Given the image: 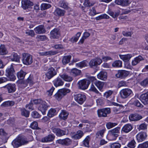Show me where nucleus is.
Masks as SVG:
<instances>
[{
    "label": "nucleus",
    "mask_w": 148,
    "mask_h": 148,
    "mask_svg": "<svg viewBox=\"0 0 148 148\" xmlns=\"http://www.w3.org/2000/svg\"><path fill=\"white\" fill-rule=\"evenodd\" d=\"M143 60V58L141 56H139L134 58V60L132 61V65L135 66Z\"/></svg>",
    "instance_id": "nucleus-35"
},
{
    "label": "nucleus",
    "mask_w": 148,
    "mask_h": 148,
    "mask_svg": "<svg viewBox=\"0 0 148 148\" xmlns=\"http://www.w3.org/2000/svg\"><path fill=\"white\" fill-rule=\"evenodd\" d=\"M81 72L80 70L76 68H73L71 70V74L73 76H76L79 75Z\"/></svg>",
    "instance_id": "nucleus-43"
},
{
    "label": "nucleus",
    "mask_w": 148,
    "mask_h": 148,
    "mask_svg": "<svg viewBox=\"0 0 148 148\" xmlns=\"http://www.w3.org/2000/svg\"><path fill=\"white\" fill-rule=\"evenodd\" d=\"M57 112L56 110L53 108H51L49 110L48 113V116L50 117H51L56 114Z\"/></svg>",
    "instance_id": "nucleus-42"
},
{
    "label": "nucleus",
    "mask_w": 148,
    "mask_h": 148,
    "mask_svg": "<svg viewBox=\"0 0 148 148\" xmlns=\"http://www.w3.org/2000/svg\"><path fill=\"white\" fill-rule=\"evenodd\" d=\"M14 102L13 101H7L3 103L1 105V106L7 107L8 106H12L14 105Z\"/></svg>",
    "instance_id": "nucleus-46"
},
{
    "label": "nucleus",
    "mask_w": 148,
    "mask_h": 148,
    "mask_svg": "<svg viewBox=\"0 0 148 148\" xmlns=\"http://www.w3.org/2000/svg\"><path fill=\"white\" fill-rule=\"evenodd\" d=\"M140 85L143 87H146L148 85V77L144 79L140 82Z\"/></svg>",
    "instance_id": "nucleus-51"
},
{
    "label": "nucleus",
    "mask_w": 148,
    "mask_h": 148,
    "mask_svg": "<svg viewBox=\"0 0 148 148\" xmlns=\"http://www.w3.org/2000/svg\"><path fill=\"white\" fill-rule=\"evenodd\" d=\"M132 129V126L130 124H127L124 125L122 128V131L126 133H128Z\"/></svg>",
    "instance_id": "nucleus-36"
},
{
    "label": "nucleus",
    "mask_w": 148,
    "mask_h": 148,
    "mask_svg": "<svg viewBox=\"0 0 148 148\" xmlns=\"http://www.w3.org/2000/svg\"><path fill=\"white\" fill-rule=\"evenodd\" d=\"M51 130L53 133L58 137H61L66 134V132L60 129L55 127H52Z\"/></svg>",
    "instance_id": "nucleus-11"
},
{
    "label": "nucleus",
    "mask_w": 148,
    "mask_h": 148,
    "mask_svg": "<svg viewBox=\"0 0 148 148\" xmlns=\"http://www.w3.org/2000/svg\"><path fill=\"white\" fill-rule=\"evenodd\" d=\"M56 142L63 145L68 146L71 144L72 140L69 138H66L62 139H58L56 141Z\"/></svg>",
    "instance_id": "nucleus-14"
},
{
    "label": "nucleus",
    "mask_w": 148,
    "mask_h": 148,
    "mask_svg": "<svg viewBox=\"0 0 148 148\" xmlns=\"http://www.w3.org/2000/svg\"><path fill=\"white\" fill-rule=\"evenodd\" d=\"M105 130V129H103L97 132L96 134V138H98L100 136L101 137H103Z\"/></svg>",
    "instance_id": "nucleus-53"
},
{
    "label": "nucleus",
    "mask_w": 148,
    "mask_h": 148,
    "mask_svg": "<svg viewBox=\"0 0 148 148\" xmlns=\"http://www.w3.org/2000/svg\"><path fill=\"white\" fill-rule=\"evenodd\" d=\"M26 74L27 73L21 70L17 73V75L19 79H24L25 76Z\"/></svg>",
    "instance_id": "nucleus-37"
},
{
    "label": "nucleus",
    "mask_w": 148,
    "mask_h": 148,
    "mask_svg": "<svg viewBox=\"0 0 148 148\" xmlns=\"http://www.w3.org/2000/svg\"><path fill=\"white\" fill-rule=\"evenodd\" d=\"M53 82L54 86L56 87L62 86L64 84V82L59 77L54 79L53 81Z\"/></svg>",
    "instance_id": "nucleus-26"
},
{
    "label": "nucleus",
    "mask_w": 148,
    "mask_h": 148,
    "mask_svg": "<svg viewBox=\"0 0 148 148\" xmlns=\"http://www.w3.org/2000/svg\"><path fill=\"white\" fill-rule=\"evenodd\" d=\"M60 77L64 80L67 82H71L73 80L72 77L66 74V73H64L62 75H60Z\"/></svg>",
    "instance_id": "nucleus-34"
},
{
    "label": "nucleus",
    "mask_w": 148,
    "mask_h": 148,
    "mask_svg": "<svg viewBox=\"0 0 148 148\" xmlns=\"http://www.w3.org/2000/svg\"><path fill=\"white\" fill-rule=\"evenodd\" d=\"M148 147V141L139 145L138 148H147Z\"/></svg>",
    "instance_id": "nucleus-62"
},
{
    "label": "nucleus",
    "mask_w": 148,
    "mask_h": 148,
    "mask_svg": "<svg viewBox=\"0 0 148 148\" xmlns=\"http://www.w3.org/2000/svg\"><path fill=\"white\" fill-rule=\"evenodd\" d=\"M56 74L57 72L54 69L51 67L48 69L47 72L45 74V75L47 77L50 79Z\"/></svg>",
    "instance_id": "nucleus-15"
},
{
    "label": "nucleus",
    "mask_w": 148,
    "mask_h": 148,
    "mask_svg": "<svg viewBox=\"0 0 148 148\" xmlns=\"http://www.w3.org/2000/svg\"><path fill=\"white\" fill-rule=\"evenodd\" d=\"M97 77L99 79L105 80L107 78V73L106 72L101 71L98 74Z\"/></svg>",
    "instance_id": "nucleus-30"
},
{
    "label": "nucleus",
    "mask_w": 148,
    "mask_h": 148,
    "mask_svg": "<svg viewBox=\"0 0 148 148\" xmlns=\"http://www.w3.org/2000/svg\"><path fill=\"white\" fill-rule=\"evenodd\" d=\"M21 114L26 117H27L29 116V112L27 110H26L25 109H22L21 110Z\"/></svg>",
    "instance_id": "nucleus-59"
},
{
    "label": "nucleus",
    "mask_w": 148,
    "mask_h": 148,
    "mask_svg": "<svg viewBox=\"0 0 148 148\" xmlns=\"http://www.w3.org/2000/svg\"><path fill=\"white\" fill-rule=\"evenodd\" d=\"M10 59L13 61L18 62L19 60V57L16 53H13L10 56Z\"/></svg>",
    "instance_id": "nucleus-40"
},
{
    "label": "nucleus",
    "mask_w": 148,
    "mask_h": 148,
    "mask_svg": "<svg viewBox=\"0 0 148 148\" xmlns=\"http://www.w3.org/2000/svg\"><path fill=\"white\" fill-rule=\"evenodd\" d=\"M95 84L100 90L102 89L104 86L103 82L98 80L95 82Z\"/></svg>",
    "instance_id": "nucleus-45"
},
{
    "label": "nucleus",
    "mask_w": 148,
    "mask_h": 148,
    "mask_svg": "<svg viewBox=\"0 0 148 148\" xmlns=\"http://www.w3.org/2000/svg\"><path fill=\"white\" fill-rule=\"evenodd\" d=\"M113 93L112 91L109 90L105 93L103 94V97L106 98H108L110 97Z\"/></svg>",
    "instance_id": "nucleus-56"
},
{
    "label": "nucleus",
    "mask_w": 148,
    "mask_h": 148,
    "mask_svg": "<svg viewBox=\"0 0 148 148\" xmlns=\"http://www.w3.org/2000/svg\"><path fill=\"white\" fill-rule=\"evenodd\" d=\"M38 53L41 56H52L57 53L56 51H49L39 52Z\"/></svg>",
    "instance_id": "nucleus-31"
},
{
    "label": "nucleus",
    "mask_w": 148,
    "mask_h": 148,
    "mask_svg": "<svg viewBox=\"0 0 148 148\" xmlns=\"http://www.w3.org/2000/svg\"><path fill=\"white\" fill-rule=\"evenodd\" d=\"M147 125L145 123H142L139 125L138 129L139 130H144L147 128Z\"/></svg>",
    "instance_id": "nucleus-60"
},
{
    "label": "nucleus",
    "mask_w": 148,
    "mask_h": 148,
    "mask_svg": "<svg viewBox=\"0 0 148 148\" xmlns=\"http://www.w3.org/2000/svg\"><path fill=\"white\" fill-rule=\"evenodd\" d=\"M81 33L80 32H78L75 36L73 37L70 40L71 41L73 42H77L80 36Z\"/></svg>",
    "instance_id": "nucleus-47"
},
{
    "label": "nucleus",
    "mask_w": 148,
    "mask_h": 148,
    "mask_svg": "<svg viewBox=\"0 0 148 148\" xmlns=\"http://www.w3.org/2000/svg\"><path fill=\"white\" fill-rule=\"evenodd\" d=\"M132 92V91L130 89L126 88L121 90L120 94V96L122 98L125 99L129 97Z\"/></svg>",
    "instance_id": "nucleus-8"
},
{
    "label": "nucleus",
    "mask_w": 148,
    "mask_h": 148,
    "mask_svg": "<svg viewBox=\"0 0 148 148\" xmlns=\"http://www.w3.org/2000/svg\"><path fill=\"white\" fill-rule=\"evenodd\" d=\"M122 34L125 36L126 37H131L132 35L133 34V32H126L124 31L122 32Z\"/></svg>",
    "instance_id": "nucleus-63"
},
{
    "label": "nucleus",
    "mask_w": 148,
    "mask_h": 148,
    "mask_svg": "<svg viewBox=\"0 0 148 148\" xmlns=\"http://www.w3.org/2000/svg\"><path fill=\"white\" fill-rule=\"evenodd\" d=\"M88 62L86 60H84L81 62L76 63V66L78 67L82 68L83 67L86 66L87 65Z\"/></svg>",
    "instance_id": "nucleus-39"
},
{
    "label": "nucleus",
    "mask_w": 148,
    "mask_h": 148,
    "mask_svg": "<svg viewBox=\"0 0 148 148\" xmlns=\"http://www.w3.org/2000/svg\"><path fill=\"white\" fill-rule=\"evenodd\" d=\"M121 145L119 143H114L110 145L111 148H120Z\"/></svg>",
    "instance_id": "nucleus-61"
},
{
    "label": "nucleus",
    "mask_w": 148,
    "mask_h": 148,
    "mask_svg": "<svg viewBox=\"0 0 148 148\" xmlns=\"http://www.w3.org/2000/svg\"><path fill=\"white\" fill-rule=\"evenodd\" d=\"M6 53V51L4 45H1L0 47V55L5 54Z\"/></svg>",
    "instance_id": "nucleus-54"
},
{
    "label": "nucleus",
    "mask_w": 148,
    "mask_h": 148,
    "mask_svg": "<svg viewBox=\"0 0 148 148\" xmlns=\"http://www.w3.org/2000/svg\"><path fill=\"white\" fill-rule=\"evenodd\" d=\"M83 134L84 133L82 131L79 130L77 132L76 134L71 135V137L74 139H79L83 136Z\"/></svg>",
    "instance_id": "nucleus-29"
},
{
    "label": "nucleus",
    "mask_w": 148,
    "mask_h": 148,
    "mask_svg": "<svg viewBox=\"0 0 148 148\" xmlns=\"http://www.w3.org/2000/svg\"><path fill=\"white\" fill-rule=\"evenodd\" d=\"M34 30L36 33L38 34H42L45 33V29L43 25H40L34 29Z\"/></svg>",
    "instance_id": "nucleus-24"
},
{
    "label": "nucleus",
    "mask_w": 148,
    "mask_h": 148,
    "mask_svg": "<svg viewBox=\"0 0 148 148\" xmlns=\"http://www.w3.org/2000/svg\"><path fill=\"white\" fill-rule=\"evenodd\" d=\"M90 137L87 136L83 141V144L86 147H89V141L90 140Z\"/></svg>",
    "instance_id": "nucleus-44"
},
{
    "label": "nucleus",
    "mask_w": 148,
    "mask_h": 148,
    "mask_svg": "<svg viewBox=\"0 0 148 148\" xmlns=\"http://www.w3.org/2000/svg\"><path fill=\"white\" fill-rule=\"evenodd\" d=\"M75 100L79 104H82L85 101L86 97L83 94H78L74 96Z\"/></svg>",
    "instance_id": "nucleus-12"
},
{
    "label": "nucleus",
    "mask_w": 148,
    "mask_h": 148,
    "mask_svg": "<svg viewBox=\"0 0 148 148\" xmlns=\"http://www.w3.org/2000/svg\"><path fill=\"white\" fill-rule=\"evenodd\" d=\"M102 62L101 59L100 58L97 57L91 60L89 64L90 67L93 68L100 64Z\"/></svg>",
    "instance_id": "nucleus-10"
},
{
    "label": "nucleus",
    "mask_w": 148,
    "mask_h": 148,
    "mask_svg": "<svg viewBox=\"0 0 148 148\" xmlns=\"http://www.w3.org/2000/svg\"><path fill=\"white\" fill-rule=\"evenodd\" d=\"M28 142L29 141L24 137L19 136L12 141V144L14 147L17 148L22 145L27 144Z\"/></svg>",
    "instance_id": "nucleus-1"
},
{
    "label": "nucleus",
    "mask_w": 148,
    "mask_h": 148,
    "mask_svg": "<svg viewBox=\"0 0 148 148\" xmlns=\"http://www.w3.org/2000/svg\"><path fill=\"white\" fill-rule=\"evenodd\" d=\"M90 84V82L89 80L84 79L79 81L77 83V85L79 89L84 90L88 88Z\"/></svg>",
    "instance_id": "nucleus-7"
},
{
    "label": "nucleus",
    "mask_w": 148,
    "mask_h": 148,
    "mask_svg": "<svg viewBox=\"0 0 148 148\" xmlns=\"http://www.w3.org/2000/svg\"><path fill=\"white\" fill-rule=\"evenodd\" d=\"M51 7V5L49 4L42 3L41 5V9L43 10L47 9L50 8Z\"/></svg>",
    "instance_id": "nucleus-57"
},
{
    "label": "nucleus",
    "mask_w": 148,
    "mask_h": 148,
    "mask_svg": "<svg viewBox=\"0 0 148 148\" xmlns=\"http://www.w3.org/2000/svg\"><path fill=\"white\" fill-rule=\"evenodd\" d=\"M68 115L69 113L67 111L62 110L59 115V117L61 119L65 120L67 119Z\"/></svg>",
    "instance_id": "nucleus-33"
},
{
    "label": "nucleus",
    "mask_w": 148,
    "mask_h": 148,
    "mask_svg": "<svg viewBox=\"0 0 148 148\" xmlns=\"http://www.w3.org/2000/svg\"><path fill=\"white\" fill-rule=\"evenodd\" d=\"M70 92V90L69 89L62 88L58 90L54 96L58 100H60L64 96Z\"/></svg>",
    "instance_id": "nucleus-5"
},
{
    "label": "nucleus",
    "mask_w": 148,
    "mask_h": 148,
    "mask_svg": "<svg viewBox=\"0 0 148 148\" xmlns=\"http://www.w3.org/2000/svg\"><path fill=\"white\" fill-rule=\"evenodd\" d=\"M111 103L112 105L115 106L113 108V110L116 113H119L121 112V109H123V106L122 105L119 104L114 102H112Z\"/></svg>",
    "instance_id": "nucleus-19"
},
{
    "label": "nucleus",
    "mask_w": 148,
    "mask_h": 148,
    "mask_svg": "<svg viewBox=\"0 0 148 148\" xmlns=\"http://www.w3.org/2000/svg\"><path fill=\"white\" fill-rule=\"evenodd\" d=\"M112 66L115 67H121L122 66V62L120 60H116L112 64Z\"/></svg>",
    "instance_id": "nucleus-41"
},
{
    "label": "nucleus",
    "mask_w": 148,
    "mask_h": 148,
    "mask_svg": "<svg viewBox=\"0 0 148 148\" xmlns=\"http://www.w3.org/2000/svg\"><path fill=\"white\" fill-rule=\"evenodd\" d=\"M140 99L144 104L145 105L148 104V95L146 93L141 95Z\"/></svg>",
    "instance_id": "nucleus-32"
},
{
    "label": "nucleus",
    "mask_w": 148,
    "mask_h": 148,
    "mask_svg": "<svg viewBox=\"0 0 148 148\" xmlns=\"http://www.w3.org/2000/svg\"><path fill=\"white\" fill-rule=\"evenodd\" d=\"M48 106L45 101H44L39 105L38 107V109L43 114L45 113L47 110Z\"/></svg>",
    "instance_id": "nucleus-18"
},
{
    "label": "nucleus",
    "mask_w": 148,
    "mask_h": 148,
    "mask_svg": "<svg viewBox=\"0 0 148 148\" xmlns=\"http://www.w3.org/2000/svg\"><path fill=\"white\" fill-rule=\"evenodd\" d=\"M55 136L53 134H49L47 136L42 138L41 139L42 142H47L53 141L55 138Z\"/></svg>",
    "instance_id": "nucleus-23"
},
{
    "label": "nucleus",
    "mask_w": 148,
    "mask_h": 148,
    "mask_svg": "<svg viewBox=\"0 0 148 148\" xmlns=\"http://www.w3.org/2000/svg\"><path fill=\"white\" fill-rule=\"evenodd\" d=\"M89 10V14L91 16H93L98 14V13L96 12L95 7L92 8L91 9H90Z\"/></svg>",
    "instance_id": "nucleus-58"
},
{
    "label": "nucleus",
    "mask_w": 148,
    "mask_h": 148,
    "mask_svg": "<svg viewBox=\"0 0 148 148\" xmlns=\"http://www.w3.org/2000/svg\"><path fill=\"white\" fill-rule=\"evenodd\" d=\"M115 2L116 4L122 6H127L131 3L129 0H115Z\"/></svg>",
    "instance_id": "nucleus-25"
},
{
    "label": "nucleus",
    "mask_w": 148,
    "mask_h": 148,
    "mask_svg": "<svg viewBox=\"0 0 148 148\" xmlns=\"http://www.w3.org/2000/svg\"><path fill=\"white\" fill-rule=\"evenodd\" d=\"M70 92V90L69 89L62 88L58 90L54 96L58 100H60L64 96Z\"/></svg>",
    "instance_id": "nucleus-6"
},
{
    "label": "nucleus",
    "mask_w": 148,
    "mask_h": 148,
    "mask_svg": "<svg viewBox=\"0 0 148 148\" xmlns=\"http://www.w3.org/2000/svg\"><path fill=\"white\" fill-rule=\"evenodd\" d=\"M136 142L133 139L130 141L127 144V146L130 148H134L136 147Z\"/></svg>",
    "instance_id": "nucleus-48"
},
{
    "label": "nucleus",
    "mask_w": 148,
    "mask_h": 148,
    "mask_svg": "<svg viewBox=\"0 0 148 148\" xmlns=\"http://www.w3.org/2000/svg\"><path fill=\"white\" fill-rule=\"evenodd\" d=\"M65 11L59 8H57L54 12V14L57 16H61L64 15Z\"/></svg>",
    "instance_id": "nucleus-27"
},
{
    "label": "nucleus",
    "mask_w": 148,
    "mask_h": 148,
    "mask_svg": "<svg viewBox=\"0 0 148 148\" xmlns=\"http://www.w3.org/2000/svg\"><path fill=\"white\" fill-rule=\"evenodd\" d=\"M22 7L24 9H26L33 5V2L29 0H22Z\"/></svg>",
    "instance_id": "nucleus-17"
},
{
    "label": "nucleus",
    "mask_w": 148,
    "mask_h": 148,
    "mask_svg": "<svg viewBox=\"0 0 148 148\" xmlns=\"http://www.w3.org/2000/svg\"><path fill=\"white\" fill-rule=\"evenodd\" d=\"M50 34V38L53 39L58 38L60 36L59 29L58 28L54 29L51 31Z\"/></svg>",
    "instance_id": "nucleus-16"
},
{
    "label": "nucleus",
    "mask_w": 148,
    "mask_h": 148,
    "mask_svg": "<svg viewBox=\"0 0 148 148\" xmlns=\"http://www.w3.org/2000/svg\"><path fill=\"white\" fill-rule=\"evenodd\" d=\"M142 118V117L137 113L131 114L129 116V119L132 121H138Z\"/></svg>",
    "instance_id": "nucleus-20"
},
{
    "label": "nucleus",
    "mask_w": 148,
    "mask_h": 148,
    "mask_svg": "<svg viewBox=\"0 0 148 148\" xmlns=\"http://www.w3.org/2000/svg\"><path fill=\"white\" fill-rule=\"evenodd\" d=\"M94 4L95 3H90L89 0H85L84 5L86 7H88L93 6Z\"/></svg>",
    "instance_id": "nucleus-55"
},
{
    "label": "nucleus",
    "mask_w": 148,
    "mask_h": 148,
    "mask_svg": "<svg viewBox=\"0 0 148 148\" xmlns=\"http://www.w3.org/2000/svg\"><path fill=\"white\" fill-rule=\"evenodd\" d=\"M110 109L109 108L99 110L97 111L98 115L99 117H106L107 116V114H110Z\"/></svg>",
    "instance_id": "nucleus-9"
},
{
    "label": "nucleus",
    "mask_w": 148,
    "mask_h": 148,
    "mask_svg": "<svg viewBox=\"0 0 148 148\" xmlns=\"http://www.w3.org/2000/svg\"><path fill=\"white\" fill-rule=\"evenodd\" d=\"M108 13L113 18H115L117 17L119 14V12H117L114 13L112 11L109 10Z\"/></svg>",
    "instance_id": "nucleus-52"
},
{
    "label": "nucleus",
    "mask_w": 148,
    "mask_h": 148,
    "mask_svg": "<svg viewBox=\"0 0 148 148\" xmlns=\"http://www.w3.org/2000/svg\"><path fill=\"white\" fill-rule=\"evenodd\" d=\"M120 58L124 62L129 61L132 57V55L131 54H128L126 55H122L120 54L119 55Z\"/></svg>",
    "instance_id": "nucleus-28"
},
{
    "label": "nucleus",
    "mask_w": 148,
    "mask_h": 148,
    "mask_svg": "<svg viewBox=\"0 0 148 148\" xmlns=\"http://www.w3.org/2000/svg\"><path fill=\"white\" fill-rule=\"evenodd\" d=\"M22 61L24 64L26 65L31 64L33 62L32 56L29 53H23Z\"/></svg>",
    "instance_id": "nucleus-4"
},
{
    "label": "nucleus",
    "mask_w": 148,
    "mask_h": 148,
    "mask_svg": "<svg viewBox=\"0 0 148 148\" xmlns=\"http://www.w3.org/2000/svg\"><path fill=\"white\" fill-rule=\"evenodd\" d=\"M25 34L28 35L30 36L31 37H33L35 34L34 31L32 30H27L25 32Z\"/></svg>",
    "instance_id": "nucleus-64"
},
{
    "label": "nucleus",
    "mask_w": 148,
    "mask_h": 148,
    "mask_svg": "<svg viewBox=\"0 0 148 148\" xmlns=\"http://www.w3.org/2000/svg\"><path fill=\"white\" fill-rule=\"evenodd\" d=\"M71 57V55L64 56L62 60L63 64L65 65L68 63L70 61Z\"/></svg>",
    "instance_id": "nucleus-38"
},
{
    "label": "nucleus",
    "mask_w": 148,
    "mask_h": 148,
    "mask_svg": "<svg viewBox=\"0 0 148 148\" xmlns=\"http://www.w3.org/2000/svg\"><path fill=\"white\" fill-rule=\"evenodd\" d=\"M130 74L129 71L125 70H119L117 74H116L115 76L117 78L121 79H124L127 77Z\"/></svg>",
    "instance_id": "nucleus-13"
},
{
    "label": "nucleus",
    "mask_w": 148,
    "mask_h": 148,
    "mask_svg": "<svg viewBox=\"0 0 148 148\" xmlns=\"http://www.w3.org/2000/svg\"><path fill=\"white\" fill-rule=\"evenodd\" d=\"M117 124V123L109 122L106 123V126L108 129H110L116 126Z\"/></svg>",
    "instance_id": "nucleus-50"
},
{
    "label": "nucleus",
    "mask_w": 148,
    "mask_h": 148,
    "mask_svg": "<svg viewBox=\"0 0 148 148\" xmlns=\"http://www.w3.org/2000/svg\"><path fill=\"white\" fill-rule=\"evenodd\" d=\"M147 137L146 132H142L138 133L136 136L137 139L139 142H140L144 140Z\"/></svg>",
    "instance_id": "nucleus-21"
},
{
    "label": "nucleus",
    "mask_w": 148,
    "mask_h": 148,
    "mask_svg": "<svg viewBox=\"0 0 148 148\" xmlns=\"http://www.w3.org/2000/svg\"><path fill=\"white\" fill-rule=\"evenodd\" d=\"M120 127H116L110 130L108 132V137L110 140H115L118 136Z\"/></svg>",
    "instance_id": "nucleus-2"
},
{
    "label": "nucleus",
    "mask_w": 148,
    "mask_h": 148,
    "mask_svg": "<svg viewBox=\"0 0 148 148\" xmlns=\"http://www.w3.org/2000/svg\"><path fill=\"white\" fill-rule=\"evenodd\" d=\"M59 5L60 7L64 9H66L68 8L67 3L64 1H60Z\"/></svg>",
    "instance_id": "nucleus-49"
},
{
    "label": "nucleus",
    "mask_w": 148,
    "mask_h": 148,
    "mask_svg": "<svg viewBox=\"0 0 148 148\" xmlns=\"http://www.w3.org/2000/svg\"><path fill=\"white\" fill-rule=\"evenodd\" d=\"M14 74L15 71L13 65L11 64L10 66L7 68L6 70V75L10 80L14 81L16 79Z\"/></svg>",
    "instance_id": "nucleus-3"
},
{
    "label": "nucleus",
    "mask_w": 148,
    "mask_h": 148,
    "mask_svg": "<svg viewBox=\"0 0 148 148\" xmlns=\"http://www.w3.org/2000/svg\"><path fill=\"white\" fill-rule=\"evenodd\" d=\"M15 85L14 84H8L2 87L6 88L9 93H12L16 90Z\"/></svg>",
    "instance_id": "nucleus-22"
}]
</instances>
